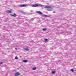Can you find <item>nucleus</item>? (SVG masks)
<instances>
[{"instance_id": "7ed1b4c3", "label": "nucleus", "mask_w": 76, "mask_h": 76, "mask_svg": "<svg viewBox=\"0 0 76 76\" xmlns=\"http://www.w3.org/2000/svg\"><path fill=\"white\" fill-rule=\"evenodd\" d=\"M36 13H38V14H39L40 15H43V13H42L41 11H38L36 12Z\"/></svg>"}, {"instance_id": "f8f14e48", "label": "nucleus", "mask_w": 76, "mask_h": 76, "mask_svg": "<svg viewBox=\"0 0 76 76\" xmlns=\"http://www.w3.org/2000/svg\"><path fill=\"white\" fill-rule=\"evenodd\" d=\"M37 69V68L35 67H34L32 68V70H35Z\"/></svg>"}, {"instance_id": "4468645a", "label": "nucleus", "mask_w": 76, "mask_h": 76, "mask_svg": "<svg viewBox=\"0 0 76 76\" xmlns=\"http://www.w3.org/2000/svg\"><path fill=\"white\" fill-rule=\"evenodd\" d=\"M13 15V17H16V14H15V13H14V15Z\"/></svg>"}, {"instance_id": "6e6552de", "label": "nucleus", "mask_w": 76, "mask_h": 76, "mask_svg": "<svg viewBox=\"0 0 76 76\" xmlns=\"http://www.w3.org/2000/svg\"><path fill=\"white\" fill-rule=\"evenodd\" d=\"M25 51H29V49L27 48H25L24 49Z\"/></svg>"}, {"instance_id": "9b49d317", "label": "nucleus", "mask_w": 76, "mask_h": 76, "mask_svg": "<svg viewBox=\"0 0 76 76\" xmlns=\"http://www.w3.org/2000/svg\"><path fill=\"white\" fill-rule=\"evenodd\" d=\"M55 73H56V71H53L52 72V74H55Z\"/></svg>"}, {"instance_id": "20e7f679", "label": "nucleus", "mask_w": 76, "mask_h": 76, "mask_svg": "<svg viewBox=\"0 0 76 76\" xmlns=\"http://www.w3.org/2000/svg\"><path fill=\"white\" fill-rule=\"evenodd\" d=\"M20 7H26V5L25 4H22L20 5Z\"/></svg>"}, {"instance_id": "a878e982", "label": "nucleus", "mask_w": 76, "mask_h": 76, "mask_svg": "<svg viewBox=\"0 0 76 76\" xmlns=\"http://www.w3.org/2000/svg\"><path fill=\"white\" fill-rule=\"evenodd\" d=\"M6 2H7V1H6Z\"/></svg>"}, {"instance_id": "1a4fd4ad", "label": "nucleus", "mask_w": 76, "mask_h": 76, "mask_svg": "<svg viewBox=\"0 0 76 76\" xmlns=\"http://www.w3.org/2000/svg\"><path fill=\"white\" fill-rule=\"evenodd\" d=\"M53 9H48L47 10L48 11H52Z\"/></svg>"}, {"instance_id": "aec40b11", "label": "nucleus", "mask_w": 76, "mask_h": 76, "mask_svg": "<svg viewBox=\"0 0 76 76\" xmlns=\"http://www.w3.org/2000/svg\"><path fill=\"white\" fill-rule=\"evenodd\" d=\"M32 20H33V19H31L29 20V21L30 22H32V21H33Z\"/></svg>"}, {"instance_id": "dca6fc26", "label": "nucleus", "mask_w": 76, "mask_h": 76, "mask_svg": "<svg viewBox=\"0 0 76 76\" xmlns=\"http://www.w3.org/2000/svg\"><path fill=\"white\" fill-rule=\"evenodd\" d=\"M73 40H72V39H69V42H71V41H73Z\"/></svg>"}, {"instance_id": "f03ea898", "label": "nucleus", "mask_w": 76, "mask_h": 76, "mask_svg": "<svg viewBox=\"0 0 76 76\" xmlns=\"http://www.w3.org/2000/svg\"><path fill=\"white\" fill-rule=\"evenodd\" d=\"M20 75H21L20 74V73L19 72H17V73H16L15 74V76H20Z\"/></svg>"}, {"instance_id": "5701e85b", "label": "nucleus", "mask_w": 76, "mask_h": 76, "mask_svg": "<svg viewBox=\"0 0 76 76\" xmlns=\"http://www.w3.org/2000/svg\"><path fill=\"white\" fill-rule=\"evenodd\" d=\"M15 50H17L18 48H15Z\"/></svg>"}, {"instance_id": "f3484780", "label": "nucleus", "mask_w": 76, "mask_h": 76, "mask_svg": "<svg viewBox=\"0 0 76 76\" xmlns=\"http://www.w3.org/2000/svg\"><path fill=\"white\" fill-rule=\"evenodd\" d=\"M45 42H47L48 41V39H45Z\"/></svg>"}, {"instance_id": "6ab92c4d", "label": "nucleus", "mask_w": 76, "mask_h": 76, "mask_svg": "<svg viewBox=\"0 0 76 76\" xmlns=\"http://www.w3.org/2000/svg\"><path fill=\"white\" fill-rule=\"evenodd\" d=\"M15 59H16V60H18V57L17 56H16L15 57Z\"/></svg>"}, {"instance_id": "393cba45", "label": "nucleus", "mask_w": 76, "mask_h": 76, "mask_svg": "<svg viewBox=\"0 0 76 76\" xmlns=\"http://www.w3.org/2000/svg\"><path fill=\"white\" fill-rule=\"evenodd\" d=\"M30 14H32V13H30Z\"/></svg>"}, {"instance_id": "9d476101", "label": "nucleus", "mask_w": 76, "mask_h": 76, "mask_svg": "<svg viewBox=\"0 0 76 76\" xmlns=\"http://www.w3.org/2000/svg\"><path fill=\"white\" fill-rule=\"evenodd\" d=\"M23 62L24 63H27L28 62V61L26 60H23Z\"/></svg>"}, {"instance_id": "bb28decb", "label": "nucleus", "mask_w": 76, "mask_h": 76, "mask_svg": "<svg viewBox=\"0 0 76 76\" xmlns=\"http://www.w3.org/2000/svg\"><path fill=\"white\" fill-rule=\"evenodd\" d=\"M66 44H67V43H66Z\"/></svg>"}, {"instance_id": "39448f33", "label": "nucleus", "mask_w": 76, "mask_h": 76, "mask_svg": "<svg viewBox=\"0 0 76 76\" xmlns=\"http://www.w3.org/2000/svg\"><path fill=\"white\" fill-rule=\"evenodd\" d=\"M45 8H46V9H50V8H51V7L49 6H46L45 7H44Z\"/></svg>"}, {"instance_id": "412c9836", "label": "nucleus", "mask_w": 76, "mask_h": 76, "mask_svg": "<svg viewBox=\"0 0 76 76\" xmlns=\"http://www.w3.org/2000/svg\"><path fill=\"white\" fill-rule=\"evenodd\" d=\"M3 62H0V64H3Z\"/></svg>"}, {"instance_id": "4be33fe9", "label": "nucleus", "mask_w": 76, "mask_h": 76, "mask_svg": "<svg viewBox=\"0 0 76 76\" xmlns=\"http://www.w3.org/2000/svg\"><path fill=\"white\" fill-rule=\"evenodd\" d=\"M10 16H13V15L10 14Z\"/></svg>"}, {"instance_id": "a211bd4d", "label": "nucleus", "mask_w": 76, "mask_h": 76, "mask_svg": "<svg viewBox=\"0 0 76 76\" xmlns=\"http://www.w3.org/2000/svg\"><path fill=\"white\" fill-rule=\"evenodd\" d=\"M71 72H74V70H73V69H71Z\"/></svg>"}, {"instance_id": "423d86ee", "label": "nucleus", "mask_w": 76, "mask_h": 76, "mask_svg": "<svg viewBox=\"0 0 76 76\" xmlns=\"http://www.w3.org/2000/svg\"><path fill=\"white\" fill-rule=\"evenodd\" d=\"M26 7H27L28 6H32V4L31 3L28 4H26Z\"/></svg>"}, {"instance_id": "0eeeda50", "label": "nucleus", "mask_w": 76, "mask_h": 76, "mask_svg": "<svg viewBox=\"0 0 76 76\" xmlns=\"http://www.w3.org/2000/svg\"><path fill=\"white\" fill-rule=\"evenodd\" d=\"M6 12H7V13H11L12 10H7L6 11Z\"/></svg>"}, {"instance_id": "ddd939ff", "label": "nucleus", "mask_w": 76, "mask_h": 76, "mask_svg": "<svg viewBox=\"0 0 76 76\" xmlns=\"http://www.w3.org/2000/svg\"><path fill=\"white\" fill-rule=\"evenodd\" d=\"M42 31H45L47 30V28H42Z\"/></svg>"}, {"instance_id": "2eb2a0df", "label": "nucleus", "mask_w": 76, "mask_h": 76, "mask_svg": "<svg viewBox=\"0 0 76 76\" xmlns=\"http://www.w3.org/2000/svg\"><path fill=\"white\" fill-rule=\"evenodd\" d=\"M42 16L44 17H49L48 16L46 15H43Z\"/></svg>"}, {"instance_id": "f257e3e1", "label": "nucleus", "mask_w": 76, "mask_h": 76, "mask_svg": "<svg viewBox=\"0 0 76 76\" xmlns=\"http://www.w3.org/2000/svg\"><path fill=\"white\" fill-rule=\"evenodd\" d=\"M31 6L33 7H44V5L41 4H35L34 5H32Z\"/></svg>"}, {"instance_id": "b1692460", "label": "nucleus", "mask_w": 76, "mask_h": 76, "mask_svg": "<svg viewBox=\"0 0 76 76\" xmlns=\"http://www.w3.org/2000/svg\"><path fill=\"white\" fill-rule=\"evenodd\" d=\"M66 41H67V40H65V42H66Z\"/></svg>"}]
</instances>
